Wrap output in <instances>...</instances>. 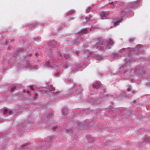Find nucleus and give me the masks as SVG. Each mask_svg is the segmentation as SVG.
<instances>
[{
	"label": "nucleus",
	"mask_w": 150,
	"mask_h": 150,
	"mask_svg": "<svg viewBox=\"0 0 150 150\" xmlns=\"http://www.w3.org/2000/svg\"><path fill=\"white\" fill-rule=\"evenodd\" d=\"M96 44L95 45L99 47V49L102 50L107 49H109L111 46L113 44V40L110 38L105 40L102 41L101 40H98L96 41Z\"/></svg>",
	"instance_id": "obj_1"
},
{
	"label": "nucleus",
	"mask_w": 150,
	"mask_h": 150,
	"mask_svg": "<svg viewBox=\"0 0 150 150\" xmlns=\"http://www.w3.org/2000/svg\"><path fill=\"white\" fill-rule=\"evenodd\" d=\"M113 6L114 7H115V5H113Z\"/></svg>",
	"instance_id": "obj_23"
},
{
	"label": "nucleus",
	"mask_w": 150,
	"mask_h": 150,
	"mask_svg": "<svg viewBox=\"0 0 150 150\" xmlns=\"http://www.w3.org/2000/svg\"><path fill=\"white\" fill-rule=\"evenodd\" d=\"M120 21H117L116 22H115L114 23V25H115V26H116V25H117L118 23H119L120 22Z\"/></svg>",
	"instance_id": "obj_6"
},
{
	"label": "nucleus",
	"mask_w": 150,
	"mask_h": 150,
	"mask_svg": "<svg viewBox=\"0 0 150 150\" xmlns=\"http://www.w3.org/2000/svg\"><path fill=\"white\" fill-rule=\"evenodd\" d=\"M81 33L82 34H87L88 33V32L86 29L82 30L81 31Z\"/></svg>",
	"instance_id": "obj_5"
},
{
	"label": "nucleus",
	"mask_w": 150,
	"mask_h": 150,
	"mask_svg": "<svg viewBox=\"0 0 150 150\" xmlns=\"http://www.w3.org/2000/svg\"><path fill=\"white\" fill-rule=\"evenodd\" d=\"M109 14L107 12L103 11L100 14V16L102 19H104V18L106 17Z\"/></svg>",
	"instance_id": "obj_2"
},
{
	"label": "nucleus",
	"mask_w": 150,
	"mask_h": 150,
	"mask_svg": "<svg viewBox=\"0 0 150 150\" xmlns=\"http://www.w3.org/2000/svg\"><path fill=\"white\" fill-rule=\"evenodd\" d=\"M64 56L66 59H67L69 58V56L67 54H65L64 55Z\"/></svg>",
	"instance_id": "obj_7"
},
{
	"label": "nucleus",
	"mask_w": 150,
	"mask_h": 150,
	"mask_svg": "<svg viewBox=\"0 0 150 150\" xmlns=\"http://www.w3.org/2000/svg\"><path fill=\"white\" fill-rule=\"evenodd\" d=\"M125 48H122V50H121V51H123L125 50Z\"/></svg>",
	"instance_id": "obj_16"
},
{
	"label": "nucleus",
	"mask_w": 150,
	"mask_h": 150,
	"mask_svg": "<svg viewBox=\"0 0 150 150\" xmlns=\"http://www.w3.org/2000/svg\"><path fill=\"white\" fill-rule=\"evenodd\" d=\"M46 64L48 66H50V65H49V62H47Z\"/></svg>",
	"instance_id": "obj_12"
},
{
	"label": "nucleus",
	"mask_w": 150,
	"mask_h": 150,
	"mask_svg": "<svg viewBox=\"0 0 150 150\" xmlns=\"http://www.w3.org/2000/svg\"><path fill=\"white\" fill-rule=\"evenodd\" d=\"M117 1H115L114 2H113V4H116L117 3Z\"/></svg>",
	"instance_id": "obj_15"
},
{
	"label": "nucleus",
	"mask_w": 150,
	"mask_h": 150,
	"mask_svg": "<svg viewBox=\"0 0 150 150\" xmlns=\"http://www.w3.org/2000/svg\"><path fill=\"white\" fill-rule=\"evenodd\" d=\"M30 89L31 90L33 91L34 90V89L33 88V87L32 86H30Z\"/></svg>",
	"instance_id": "obj_10"
},
{
	"label": "nucleus",
	"mask_w": 150,
	"mask_h": 150,
	"mask_svg": "<svg viewBox=\"0 0 150 150\" xmlns=\"http://www.w3.org/2000/svg\"><path fill=\"white\" fill-rule=\"evenodd\" d=\"M109 4H113V2H111L109 3Z\"/></svg>",
	"instance_id": "obj_13"
},
{
	"label": "nucleus",
	"mask_w": 150,
	"mask_h": 150,
	"mask_svg": "<svg viewBox=\"0 0 150 150\" xmlns=\"http://www.w3.org/2000/svg\"><path fill=\"white\" fill-rule=\"evenodd\" d=\"M127 61L128 63H131V61H129H129H128L127 60V61Z\"/></svg>",
	"instance_id": "obj_11"
},
{
	"label": "nucleus",
	"mask_w": 150,
	"mask_h": 150,
	"mask_svg": "<svg viewBox=\"0 0 150 150\" xmlns=\"http://www.w3.org/2000/svg\"><path fill=\"white\" fill-rule=\"evenodd\" d=\"M100 83L98 82H95L93 85V87L94 88H96L97 89L99 88L100 86Z\"/></svg>",
	"instance_id": "obj_3"
},
{
	"label": "nucleus",
	"mask_w": 150,
	"mask_h": 150,
	"mask_svg": "<svg viewBox=\"0 0 150 150\" xmlns=\"http://www.w3.org/2000/svg\"><path fill=\"white\" fill-rule=\"evenodd\" d=\"M16 88V87H12L11 88V91H13Z\"/></svg>",
	"instance_id": "obj_9"
},
{
	"label": "nucleus",
	"mask_w": 150,
	"mask_h": 150,
	"mask_svg": "<svg viewBox=\"0 0 150 150\" xmlns=\"http://www.w3.org/2000/svg\"><path fill=\"white\" fill-rule=\"evenodd\" d=\"M11 112H9V114H11Z\"/></svg>",
	"instance_id": "obj_21"
},
{
	"label": "nucleus",
	"mask_w": 150,
	"mask_h": 150,
	"mask_svg": "<svg viewBox=\"0 0 150 150\" xmlns=\"http://www.w3.org/2000/svg\"><path fill=\"white\" fill-rule=\"evenodd\" d=\"M54 90H55L54 88H52V91H54Z\"/></svg>",
	"instance_id": "obj_18"
},
{
	"label": "nucleus",
	"mask_w": 150,
	"mask_h": 150,
	"mask_svg": "<svg viewBox=\"0 0 150 150\" xmlns=\"http://www.w3.org/2000/svg\"><path fill=\"white\" fill-rule=\"evenodd\" d=\"M56 127H54V129H55V128H56Z\"/></svg>",
	"instance_id": "obj_22"
},
{
	"label": "nucleus",
	"mask_w": 150,
	"mask_h": 150,
	"mask_svg": "<svg viewBox=\"0 0 150 150\" xmlns=\"http://www.w3.org/2000/svg\"><path fill=\"white\" fill-rule=\"evenodd\" d=\"M27 92H28V93H29V91H27Z\"/></svg>",
	"instance_id": "obj_20"
},
{
	"label": "nucleus",
	"mask_w": 150,
	"mask_h": 150,
	"mask_svg": "<svg viewBox=\"0 0 150 150\" xmlns=\"http://www.w3.org/2000/svg\"><path fill=\"white\" fill-rule=\"evenodd\" d=\"M88 21V19L86 20V21Z\"/></svg>",
	"instance_id": "obj_19"
},
{
	"label": "nucleus",
	"mask_w": 150,
	"mask_h": 150,
	"mask_svg": "<svg viewBox=\"0 0 150 150\" xmlns=\"http://www.w3.org/2000/svg\"><path fill=\"white\" fill-rule=\"evenodd\" d=\"M67 109H64L62 111V113L63 115H66L67 114Z\"/></svg>",
	"instance_id": "obj_4"
},
{
	"label": "nucleus",
	"mask_w": 150,
	"mask_h": 150,
	"mask_svg": "<svg viewBox=\"0 0 150 150\" xmlns=\"http://www.w3.org/2000/svg\"><path fill=\"white\" fill-rule=\"evenodd\" d=\"M4 110V114L6 113L7 112L8 110L7 109H5Z\"/></svg>",
	"instance_id": "obj_8"
},
{
	"label": "nucleus",
	"mask_w": 150,
	"mask_h": 150,
	"mask_svg": "<svg viewBox=\"0 0 150 150\" xmlns=\"http://www.w3.org/2000/svg\"><path fill=\"white\" fill-rule=\"evenodd\" d=\"M128 90L129 91H131V88H128Z\"/></svg>",
	"instance_id": "obj_14"
},
{
	"label": "nucleus",
	"mask_w": 150,
	"mask_h": 150,
	"mask_svg": "<svg viewBox=\"0 0 150 150\" xmlns=\"http://www.w3.org/2000/svg\"><path fill=\"white\" fill-rule=\"evenodd\" d=\"M139 46H140V45H137V47H139Z\"/></svg>",
	"instance_id": "obj_17"
}]
</instances>
